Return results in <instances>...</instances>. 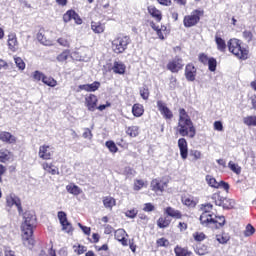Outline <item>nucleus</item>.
<instances>
[{
    "label": "nucleus",
    "instance_id": "obj_33",
    "mask_svg": "<svg viewBox=\"0 0 256 256\" xmlns=\"http://www.w3.org/2000/svg\"><path fill=\"white\" fill-rule=\"evenodd\" d=\"M126 134L130 137H138L139 136V127L138 126H130L126 129Z\"/></svg>",
    "mask_w": 256,
    "mask_h": 256
},
{
    "label": "nucleus",
    "instance_id": "obj_44",
    "mask_svg": "<svg viewBox=\"0 0 256 256\" xmlns=\"http://www.w3.org/2000/svg\"><path fill=\"white\" fill-rule=\"evenodd\" d=\"M169 33V31L167 30V26H161V28L158 29V37L159 39H161L162 41L165 39V35H167Z\"/></svg>",
    "mask_w": 256,
    "mask_h": 256
},
{
    "label": "nucleus",
    "instance_id": "obj_1",
    "mask_svg": "<svg viewBox=\"0 0 256 256\" xmlns=\"http://www.w3.org/2000/svg\"><path fill=\"white\" fill-rule=\"evenodd\" d=\"M174 129L181 137H189V139H194V137L197 135V129L195 128L191 117H189V114H187V111L184 108L179 109L178 124Z\"/></svg>",
    "mask_w": 256,
    "mask_h": 256
},
{
    "label": "nucleus",
    "instance_id": "obj_24",
    "mask_svg": "<svg viewBox=\"0 0 256 256\" xmlns=\"http://www.w3.org/2000/svg\"><path fill=\"white\" fill-rule=\"evenodd\" d=\"M125 69H127L125 64H123V62H117V61L114 62V65L112 67V70L114 71V73L118 75H125Z\"/></svg>",
    "mask_w": 256,
    "mask_h": 256
},
{
    "label": "nucleus",
    "instance_id": "obj_18",
    "mask_svg": "<svg viewBox=\"0 0 256 256\" xmlns=\"http://www.w3.org/2000/svg\"><path fill=\"white\" fill-rule=\"evenodd\" d=\"M8 47L10 51H17V47H19V42H17V35L15 33H10L8 35Z\"/></svg>",
    "mask_w": 256,
    "mask_h": 256
},
{
    "label": "nucleus",
    "instance_id": "obj_21",
    "mask_svg": "<svg viewBox=\"0 0 256 256\" xmlns=\"http://www.w3.org/2000/svg\"><path fill=\"white\" fill-rule=\"evenodd\" d=\"M215 43L217 45V50L221 53H225L227 50V43L218 34L215 35Z\"/></svg>",
    "mask_w": 256,
    "mask_h": 256
},
{
    "label": "nucleus",
    "instance_id": "obj_27",
    "mask_svg": "<svg viewBox=\"0 0 256 256\" xmlns=\"http://www.w3.org/2000/svg\"><path fill=\"white\" fill-rule=\"evenodd\" d=\"M91 29L94 33L101 34L105 31V25L101 22H91Z\"/></svg>",
    "mask_w": 256,
    "mask_h": 256
},
{
    "label": "nucleus",
    "instance_id": "obj_30",
    "mask_svg": "<svg viewBox=\"0 0 256 256\" xmlns=\"http://www.w3.org/2000/svg\"><path fill=\"white\" fill-rule=\"evenodd\" d=\"M212 199L215 203V205H218V207H225V198L221 196L219 193H214L212 195Z\"/></svg>",
    "mask_w": 256,
    "mask_h": 256
},
{
    "label": "nucleus",
    "instance_id": "obj_64",
    "mask_svg": "<svg viewBox=\"0 0 256 256\" xmlns=\"http://www.w3.org/2000/svg\"><path fill=\"white\" fill-rule=\"evenodd\" d=\"M249 99L251 101L252 109L256 111V95H252Z\"/></svg>",
    "mask_w": 256,
    "mask_h": 256
},
{
    "label": "nucleus",
    "instance_id": "obj_52",
    "mask_svg": "<svg viewBox=\"0 0 256 256\" xmlns=\"http://www.w3.org/2000/svg\"><path fill=\"white\" fill-rule=\"evenodd\" d=\"M11 231V228H9L8 226H3L0 227V237H9V233Z\"/></svg>",
    "mask_w": 256,
    "mask_h": 256
},
{
    "label": "nucleus",
    "instance_id": "obj_34",
    "mask_svg": "<svg viewBox=\"0 0 256 256\" xmlns=\"http://www.w3.org/2000/svg\"><path fill=\"white\" fill-rule=\"evenodd\" d=\"M57 43H59L61 47H71V37L65 36L58 38Z\"/></svg>",
    "mask_w": 256,
    "mask_h": 256
},
{
    "label": "nucleus",
    "instance_id": "obj_22",
    "mask_svg": "<svg viewBox=\"0 0 256 256\" xmlns=\"http://www.w3.org/2000/svg\"><path fill=\"white\" fill-rule=\"evenodd\" d=\"M66 191L68 193H70V195H81V193H83V190L81 188H79V186L75 185L74 183L68 184L66 186Z\"/></svg>",
    "mask_w": 256,
    "mask_h": 256
},
{
    "label": "nucleus",
    "instance_id": "obj_41",
    "mask_svg": "<svg viewBox=\"0 0 256 256\" xmlns=\"http://www.w3.org/2000/svg\"><path fill=\"white\" fill-rule=\"evenodd\" d=\"M37 39L38 41L42 44V45H46V46H49L51 45V41L48 40L45 35H43V33L39 32L37 34Z\"/></svg>",
    "mask_w": 256,
    "mask_h": 256
},
{
    "label": "nucleus",
    "instance_id": "obj_6",
    "mask_svg": "<svg viewBox=\"0 0 256 256\" xmlns=\"http://www.w3.org/2000/svg\"><path fill=\"white\" fill-rule=\"evenodd\" d=\"M58 219L62 226V231H65V233H73V225L67 220V214L65 212H58Z\"/></svg>",
    "mask_w": 256,
    "mask_h": 256
},
{
    "label": "nucleus",
    "instance_id": "obj_58",
    "mask_svg": "<svg viewBox=\"0 0 256 256\" xmlns=\"http://www.w3.org/2000/svg\"><path fill=\"white\" fill-rule=\"evenodd\" d=\"M193 237L195 241H204L205 240V234L203 232H196L193 234Z\"/></svg>",
    "mask_w": 256,
    "mask_h": 256
},
{
    "label": "nucleus",
    "instance_id": "obj_12",
    "mask_svg": "<svg viewBox=\"0 0 256 256\" xmlns=\"http://www.w3.org/2000/svg\"><path fill=\"white\" fill-rule=\"evenodd\" d=\"M200 222L201 225H203L204 227H209V225L217 223V221H215V218H213V214L211 212H202V214L200 215Z\"/></svg>",
    "mask_w": 256,
    "mask_h": 256
},
{
    "label": "nucleus",
    "instance_id": "obj_23",
    "mask_svg": "<svg viewBox=\"0 0 256 256\" xmlns=\"http://www.w3.org/2000/svg\"><path fill=\"white\" fill-rule=\"evenodd\" d=\"M165 213L166 215H168V217H173L174 219H181L183 217V214H181V211L176 210L173 207H167L165 209Z\"/></svg>",
    "mask_w": 256,
    "mask_h": 256
},
{
    "label": "nucleus",
    "instance_id": "obj_26",
    "mask_svg": "<svg viewBox=\"0 0 256 256\" xmlns=\"http://www.w3.org/2000/svg\"><path fill=\"white\" fill-rule=\"evenodd\" d=\"M13 159V154L7 149L0 150V163H7V161Z\"/></svg>",
    "mask_w": 256,
    "mask_h": 256
},
{
    "label": "nucleus",
    "instance_id": "obj_59",
    "mask_svg": "<svg viewBox=\"0 0 256 256\" xmlns=\"http://www.w3.org/2000/svg\"><path fill=\"white\" fill-rule=\"evenodd\" d=\"M216 239H217L218 243H221L222 245H225V243H227L229 241V236L217 235Z\"/></svg>",
    "mask_w": 256,
    "mask_h": 256
},
{
    "label": "nucleus",
    "instance_id": "obj_10",
    "mask_svg": "<svg viewBox=\"0 0 256 256\" xmlns=\"http://www.w3.org/2000/svg\"><path fill=\"white\" fill-rule=\"evenodd\" d=\"M158 111H160L161 115H163L164 119H173V112L163 101L159 100L157 102Z\"/></svg>",
    "mask_w": 256,
    "mask_h": 256
},
{
    "label": "nucleus",
    "instance_id": "obj_39",
    "mask_svg": "<svg viewBox=\"0 0 256 256\" xmlns=\"http://www.w3.org/2000/svg\"><path fill=\"white\" fill-rule=\"evenodd\" d=\"M143 187H147V182L141 179H136L134 181V191H141Z\"/></svg>",
    "mask_w": 256,
    "mask_h": 256
},
{
    "label": "nucleus",
    "instance_id": "obj_38",
    "mask_svg": "<svg viewBox=\"0 0 256 256\" xmlns=\"http://www.w3.org/2000/svg\"><path fill=\"white\" fill-rule=\"evenodd\" d=\"M176 256H191V252H188L187 249L176 246L174 249Z\"/></svg>",
    "mask_w": 256,
    "mask_h": 256
},
{
    "label": "nucleus",
    "instance_id": "obj_5",
    "mask_svg": "<svg viewBox=\"0 0 256 256\" xmlns=\"http://www.w3.org/2000/svg\"><path fill=\"white\" fill-rule=\"evenodd\" d=\"M201 15H203V11L194 10L190 15L185 16L183 20L184 27H195L201 20Z\"/></svg>",
    "mask_w": 256,
    "mask_h": 256
},
{
    "label": "nucleus",
    "instance_id": "obj_15",
    "mask_svg": "<svg viewBox=\"0 0 256 256\" xmlns=\"http://www.w3.org/2000/svg\"><path fill=\"white\" fill-rule=\"evenodd\" d=\"M114 237L117 241H119V243H121V245H123L124 247H127L128 243H127V232H125L124 229H118L115 231Z\"/></svg>",
    "mask_w": 256,
    "mask_h": 256
},
{
    "label": "nucleus",
    "instance_id": "obj_35",
    "mask_svg": "<svg viewBox=\"0 0 256 256\" xmlns=\"http://www.w3.org/2000/svg\"><path fill=\"white\" fill-rule=\"evenodd\" d=\"M206 182L209 185V187H213L214 189H219V182H217V180L213 176L207 175Z\"/></svg>",
    "mask_w": 256,
    "mask_h": 256
},
{
    "label": "nucleus",
    "instance_id": "obj_29",
    "mask_svg": "<svg viewBox=\"0 0 256 256\" xmlns=\"http://www.w3.org/2000/svg\"><path fill=\"white\" fill-rule=\"evenodd\" d=\"M42 168L44 169V171H47V173H50V175H59V170L53 168L52 163L49 164L47 162H44L42 164Z\"/></svg>",
    "mask_w": 256,
    "mask_h": 256
},
{
    "label": "nucleus",
    "instance_id": "obj_4",
    "mask_svg": "<svg viewBox=\"0 0 256 256\" xmlns=\"http://www.w3.org/2000/svg\"><path fill=\"white\" fill-rule=\"evenodd\" d=\"M129 43H131V38H129V36H120L112 41V50L117 55L125 53Z\"/></svg>",
    "mask_w": 256,
    "mask_h": 256
},
{
    "label": "nucleus",
    "instance_id": "obj_2",
    "mask_svg": "<svg viewBox=\"0 0 256 256\" xmlns=\"http://www.w3.org/2000/svg\"><path fill=\"white\" fill-rule=\"evenodd\" d=\"M37 223V217L31 212H26L24 214V223L21 226L22 229V241L25 247L31 249L35 245V240L33 239V227Z\"/></svg>",
    "mask_w": 256,
    "mask_h": 256
},
{
    "label": "nucleus",
    "instance_id": "obj_13",
    "mask_svg": "<svg viewBox=\"0 0 256 256\" xmlns=\"http://www.w3.org/2000/svg\"><path fill=\"white\" fill-rule=\"evenodd\" d=\"M178 148L180 149V156L183 160L187 159L189 155V148L185 138L178 139Z\"/></svg>",
    "mask_w": 256,
    "mask_h": 256
},
{
    "label": "nucleus",
    "instance_id": "obj_63",
    "mask_svg": "<svg viewBox=\"0 0 256 256\" xmlns=\"http://www.w3.org/2000/svg\"><path fill=\"white\" fill-rule=\"evenodd\" d=\"M215 131H223V123L221 121L214 122Z\"/></svg>",
    "mask_w": 256,
    "mask_h": 256
},
{
    "label": "nucleus",
    "instance_id": "obj_50",
    "mask_svg": "<svg viewBox=\"0 0 256 256\" xmlns=\"http://www.w3.org/2000/svg\"><path fill=\"white\" fill-rule=\"evenodd\" d=\"M73 249L77 255H83V253L87 252V247L83 245L73 246Z\"/></svg>",
    "mask_w": 256,
    "mask_h": 256
},
{
    "label": "nucleus",
    "instance_id": "obj_8",
    "mask_svg": "<svg viewBox=\"0 0 256 256\" xmlns=\"http://www.w3.org/2000/svg\"><path fill=\"white\" fill-rule=\"evenodd\" d=\"M38 156L40 159H43L44 161H49V159L53 157V150L51 149V146L45 144L40 146Z\"/></svg>",
    "mask_w": 256,
    "mask_h": 256
},
{
    "label": "nucleus",
    "instance_id": "obj_61",
    "mask_svg": "<svg viewBox=\"0 0 256 256\" xmlns=\"http://www.w3.org/2000/svg\"><path fill=\"white\" fill-rule=\"evenodd\" d=\"M78 227L83 231L84 235H91V228L83 226L81 223H78Z\"/></svg>",
    "mask_w": 256,
    "mask_h": 256
},
{
    "label": "nucleus",
    "instance_id": "obj_16",
    "mask_svg": "<svg viewBox=\"0 0 256 256\" xmlns=\"http://www.w3.org/2000/svg\"><path fill=\"white\" fill-rule=\"evenodd\" d=\"M147 10L149 15H151V17L155 19V21H157L158 23L161 22V19H163V14L161 13V10L157 9V7L153 5L148 6Z\"/></svg>",
    "mask_w": 256,
    "mask_h": 256
},
{
    "label": "nucleus",
    "instance_id": "obj_47",
    "mask_svg": "<svg viewBox=\"0 0 256 256\" xmlns=\"http://www.w3.org/2000/svg\"><path fill=\"white\" fill-rule=\"evenodd\" d=\"M106 147L109 149L111 153H117V151H119V148H117V145H115V142L113 141H107Z\"/></svg>",
    "mask_w": 256,
    "mask_h": 256
},
{
    "label": "nucleus",
    "instance_id": "obj_57",
    "mask_svg": "<svg viewBox=\"0 0 256 256\" xmlns=\"http://www.w3.org/2000/svg\"><path fill=\"white\" fill-rule=\"evenodd\" d=\"M213 209V204H202L201 205V210L203 213H211V210Z\"/></svg>",
    "mask_w": 256,
    "mask_h": 256
},
{
    "label": "nucleus",
    "instance_id": "obj_14",
    "mask_svg": "<svg viewBox=\"0 0 256 256\" xmlns=\"http://www.w3.org/2000/svg\"><path fill=\"white\" fill-rule=\"evenodd\" d=\"M185 77L187 81H195V77H197V68H195L193 64L186 65Z\"/></svg>",
    "mask_w": 256,
    "mask_h": 256
},
{
    "label": "nucleus",
    "instance_id": "obj_28",
    "mask_svg": "<svg viewBox=\"0 0 256 256\" xmlns=\"http://www.w3.org/2000/svg\"><path fill=\"white\" fill-rule=\"evenodd\" d=\"M143 113H145V109L141 104H134L132 107V114L134 117H142Z\"/></svg>",
    "mask_w": 256,
    "mask_h": 256
},
{
    "label": "nucleus",
    "instance_id": "obj_62",
    "mask_svg": "<svg viewBox=\"0 0 256 256\" xmlns=\"http://www.w3.org/2000/svg\"><path fill=\"white\" fill-rule=\"evenodd\" d=\"M211 58H208L207 55L205 54H200L199 55V61L200 63H203V65H207V63L209 62Z\"/></svg>",
    "mask_w": 256,
    "mask_h": 256
},
{
    "label": "nucleus",
    "instance_id": "obj_54",
    "mask_svg": "<svg viewBox=\"0 0 256 256\" xmlns=\"http://www.w3.org/2000/svg\"><path fill=\"white\" fill-rule=\"evenodd\" d=\"M182 203L186 205V207H195L196 205L192 198H183Z\"/></svg>",
    "mask_w": 256,
    "mask_h": 256
},
{
    "label": "nucleus",
    "instance_id": "obj_48",
    "mask_svg": "<svg viewBox=\"0 0 256 256\" xmlns=\"http://www.w3.org/2000/svg\"><path fill=\"white\" fill-rule=\"evenodd\" d=\"M14 61L16 63V66L18 67V69H20V71H24L25 62L23 61V59H21V57H14Z\"/></svg>",
    "mask_w": 256,
    "mask_h": 256
},
{
    "label": "nucleus",
    "instance_id": "obj_7",
    "mask_svg": "<svg viewBox=\"0 0 256 256\" xmlns=\"http://www.w3.org/2000/svg\"><path fill=\"white\" fill-rule=\"evenodd\" d=\"M183 69V59L176 57L167 64V70L171 73H179Z\"/></svg>",
    "mask_w": 256,
    "mask_h": 256
},
{
    "label": "nucleus",
    "instance_id": "obj_36",
    "mask_svg": "<svg viewBox=\"0 0 256 256\" xmlns=\"http://www.w3.org/2000/svg\"><path fill=\"white\" fill-rule=\"evenodd\" d=\"M157 225L160 229H165L171 225V221L165 217H160L157 221Z\"/></svg>",
    "mask_w": 256,
    "mask_h": 256
},
{
    "label": "nucleus",
    "instance_id": "obj_46",
    "mask_svg": "<svg viewBox=\"0 0 256 256\" xmlns=\"http://www.w3.org/2000/svg\"><path fill=\"white\" fill-rule=\"evenodd\" d=\"M254 233H255V227H253V225L251 224H248L245 228L244 236L251 237V235H253Z\"/></svg>",
    "mask_w": 256,
    "mask_h": 256
},
{
    "label": "nucleus",
    "instance_id": "obj_31",
    "mask_svg": "<svg viewBox=\"0 0 256 256\" xmlns=\"http://www.w3.org/2000/svg\"><path fill=\"white\" fill-rule=\"evenodd\" d=\"M244 125H247V127H256V116H246L243 118Z\"/></svg>",
    "mask_w": 256,
    "mask_h": 256
},
{
    "label": "nucleus",
    "instance_id": "obj_60",
    "mask_svg": "<svg viewBox=\"0 0 256 256\" xmlns=\"http://www.w3.org/2000/svg\"><path fill=\"white\" fill-rule=\"evenodd\" d=\"M140 95H141L142 99H144V100L149 99V89H147V88H142V89L140 90Z\"/></svg>",
    "mask_w": 256,
    "mask_h": 256
},
{
    "label": "nucleus",
    "instance_id": "obj_40",
    "mask_svg": "<svg viewBox=\"0 0 256 256\" xmlns=\"http://www.w3.org/2000/svg\"><path fill=\"white\" fill-rule=\"evenodd\" d=\"M228 167L230 170L233 171V173H236V175H241V167L238 164L234 163L233 161H230L228 163Z\"/></svg>",
    "mask_w": 256,
    "mask_h": 256
},
{
    "label": "nucleus",
    "instance_id": "obj_55",
    "mask_svg": "<svg viewBox=\"0 0 256 256\" xmlns=\"http://www.w3.org/2000/svg\"><path fill=\"white\" fill-rule=\"evenodd\" d=\"M158 247H169V240L166 238H160L157 240Z\"/></svg>",
    "mask_w": 256,
    "mask_h": 256
},
{
    "label": "nucleus",
    "instance_id": "obj_45",
    "mask_svg": "<svg viewBox=\"0 0 256 256\" xmlns=\"http://www.w3.org/2000/svg\"><path fill=\"white\" fill-rule=\"evenodd\" d=\"M32 77L34 79V81H42L45 78V75L43 74V72L36 70L33 72Z\"/></svg>",
    "mask_w": 256,
    "mask_h": 256
},
{
    "label": "nucleus",
    "instance_id": "obj_17",
    "mask_svg": "<svg viewBox=\"0 0 256 256\" xmlns=\"http://www.w3.org/2000/svg\"><path fill=\"white\" fill-rule=\"evenodd\" d=\"M85 101L88 111H95V109H97V96H95L94 94H90L88 97L85 98Z\"/></svg>",
    "mask_w": 256,
    "mask_h": 256
},
{
    "label": "nucleus",
    "instance_id": "obj_25",
    "mask_svg": "<svg viewBox=\"0 0 256 256\" xmlns=\"http://www.w3.org/2000/svg\"><path fill=\"white\" fill-rule=\"evenodd\" d=\"M103 205L106 209H113V207H115L117 205V202L115 200V198L111 197V196H106L103 198Z\"/></svg>",
    "mask_w": 256,
    "mask_h": 256
},
{
    "label": "nucleus",
    "instance_id": "obj_32",
    "mask_svg": "<svg viewBox=\"0 0 256 256\" xmlns=\"http://www.w3.org/2000/svg\"><path fill=\"white\" fill-rule=\"evenodd\" d=\"M42 83L48 87H57V80H55L53 77L44 76Z\"/></svg>",
    "mask_w": 256,
    "mask_h": 256
},
{
    "label": "nucleus",
    "instance_id": "obj_9",
    "mask_svg": "<svg viewBox=\"0 0 256 256\" xmlns=\"http://www.w3.org/2000/svg\"><path fill=\"white\" fill-rule=\"evenodd\" d=\"M6 205L7 207H13V205H15L19 213L23 211V208L21 207V200L15 194H9L6 197Z\"/></svg>",
    "mask_w": 256,
    "mask_h": 256
},
{
    "label": "nucleus",
    "instance_id": "obj_11",
    "mask_svg": "<svg viewBox=\"0 0 256 256\" xmlns=\"http://www.w3.org/2000/svg\"><path fill=\"white\" fill-rule=\"evenodd\" d=\"M150 187L155 193H163L167 187V182H163L156 178L151 181Z\"/></svg>",
    "mask_w": 256,
    "mask_h": 256
},
{
    "label": "nucleus",
    "instance_id": "obj_20",
    "mask_svg": "<svg viewBox=\"0 0 256 256\" xmlns=\"http://www.w3.org/2000/svg\"><path fill=\"white\" fill-rule=\"evenodd\" d=\"M0 141H3V143L12 144L17 142V138H15V136L9 132H0Z\"/></svg>",
    "mask_w": 256,
    "mask_h": 256
},
{
    "label": "nucleus",
    "instance_id": "obj_43",
    "mask_svg": "<svg viewBox=\"0 0 256 256\" xmlns=\"http://www.w3.org/2000/svg\"><path fill=\"white\" fill-rule=\"evenodd\" d=\"M207 65H208L209 71L214 72V71L217 70V60H216L215 58L211 57V58L208 60Z\"/></svg>",
    "mask_w": 256,
    "mask_h": 256
},
{
    "label": "nucleus",
    "instance_id": "obj_51",
    "mask_svg": "<svg viewBox=\"0 0 256 256\" xmlns=\"http://www.w3.org/2000/svg\"><path fill=\"white\" fill-rule=\"evenodd\" d=\"M242 35H243V38L245 39V41H247V43H251V41H253V32L252 31L245 30Z\"/></svg>",
    "mask_w": 256,
    "mask_h": 256
},
{
    "label": "nucleus",
    "instance_id": "obj_19",
    "mask_svg": "<svg viewBox=\"0 0 256 256\" xmlns=\"http://www.w3.org/2000/svg\"><path fill=\"white\" fill-rule=\"evenodd\" d=\"M101 87V83L100 82H93L92 84H83L79 86V89L81 91H88V93L91 92H95L97 91V89H99Z\"/></svg>",
    "mask_w": 256,
    "mask_h": 256
},
{
    "label": "nucleus",
    "instance_id": "obj_49",
    "mask_svg": "<svg viewBox=\"0 0 256 256\" xmlns=\"http://www.w3.org/2000/svg\"><path fill=\"white\" fill-rule=\"evenodd\" d=\"M214 221H217V222L213 223V225H216L217 229H219V227H223V225H225V217L224 216L216 217V219H214Z\"/></svg>",
    "mask_w": 256,
    "mask_h": 256
},
{
    "label": "nucleus",
    "instance_id": "obj_37",
    "mask_svg": "<svg viewBox=\"0 0 256 256\" xmlns=\"http://www.w3.org/2000/svg\"><path fill=\"white\" fill-rule=\"evenodd\" d=\"M69 55H71V52L69 50H65L62 53H60L56 59L59 63H65L67 59H69Z\"/></svg>",
    "mask_w": 256,
    "mask_h": 256
},
{
    "label": "nucleus",
    "instance_id": "obj_42",
    "mask_svg": "<svg viewBox=\"0 0 256 256\" xmlns=\"http://www.w3.org/2000/svg\"><path fill=\"white\" fill-rule=\"evenodd\" d=\"M75 15V10H68L64 15H63V21L64 23H69L73 19Z\"/></svg>",
    "mask_w": 256,
    "mask_h": 256
},
{
    "label": "nucleus",
    "instance_id": "obj_53",
    "mask_svg": "<svg viewBox=\"0 0 256 256\" xmlns=\"http://www.w3.org/2000/svg\"><path fill=\"white\" fill-rule=\"evenodd\" d=\"M137 213H139V211L135 208L128 210L125 212V215L129 218V219H135L137 217Z\"/></svg>",
    "mask_w": 256,
    "mask_h": 256
},
{
    "label": "nucleus",
    "instance_id": "obj_56",
    "mask_svg": "<svg viewBox=\"0 0 256 256\" xmlns=\"http://www.w3.org/2000/svg\"><path fill=\"white\" fill-rule=\"evenodd\" d=\"M82 137H84V139H93V133L91 132V129L89 128H84V133L82 134Z\"/></svg>",
    "mask_w": 256,
    "mask_h": 256
},
{
    "label": "nucleus",
    "instance_id": "obj_3",
    "mask_svg": "<svg viewBox=\"0 0 256 256\" xmlns=\"http://www.w3.org/2000/svg\"><path fill=\"white\" fill-rule=\"evenodd\" d=\"M228 49L237 59H242L245 61L249 58V50L244 47H241V42L238 39H230L228 41Z\"/></svg>",
    "mask_w": 256,
    "mask_h": 256
}]
</instances>
